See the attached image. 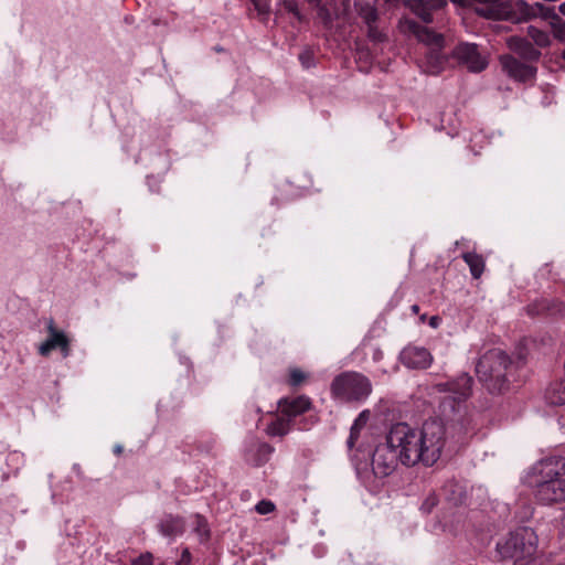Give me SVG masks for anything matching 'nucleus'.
Returning a JSON list of instances; mask_svg holds the SVG:
<instances>
[{"label":"nucleus","instance_id":"nucleus-4","mask_svg":"<svg viewBox=\"0 0 565 565\" xmlns=\"http://www.w3.org/2000/svg\"><path fill=\"white\" fill-rule=\"evenodd\" d=\"M511 364L503 350L495 348L487 351L476 365V373L491 392H500L505 382V372Z\"/></svg>","mask_w":565,"mask_h":565},{"label":"nucleus","instance_id":"nucleus-25","mask_svg":"<svg viewBox=\"0 0 565 565\" xmlns=\"http://www.w3.org/2000/svg\"><path fill=\"white\" fill-rule=\"evenodd\" d=\"M536 312L547 311L551 315L562 313L564 311V306L561 301H550L547 299H543L537 305Z\"/></svg>","mask_w":565,"mask_h":565},{"label":"nucleus","instance_id":"nucleus-22","mask_svg":"<svg viewBox=\"0 0 565 565\" xmlns=\"http://www.w3.org/2000/svg\"><path fill=\"white\" fill-rule=\"evenodd\" d=\"M369 418H370V412L363 411L359 414V416L354 420V423L351 427V430H350V436L347 441L350 450L355 446L358 438L360 436V431L366 425Z\"/></svg>","mask_w":565,"mask_h":565},{"label":"nucleus","instance_id":"nucleus-21","mask_svg":"<svg viewBox=\"0 0 565 565\" xmlns=\"http://www.w3.org/2000/svg\"><path fill=\"white\" fill-rule=\"evenodd\" d=\"M290 423L291 418L280 412V415L267 426L266 431L271 437H282L289 433Z\"/></svg>","mask_w":565,"mask_h":565},{"label":"nucleus","instance_id":"nucleus-28","mask_svg":"<svg viewBox=\"0 0 565 565\" xmlns=\"http://www.w3.org/2000/svg\"><path fill=\"white\" fill-rule=\"evenodd\" d=\"M275 509V504L271 501L263 500L256 504V511L259 514H268L273 512Z\"/></svg>","mask_w":565,"mask_h":565},{"label":"nucleus","instance_id":"nucleus-18","mask_svg":"<svg viewBox=\"0 0 565 565\" xmlns=\"http://www.w3.org/2000/svg\"><path fill=\"white\" fill-rule=\"evenodd\" d=\"M544 397L551 405H565V374L562 380L553 382L546 387Z\"/></svg>","mask_w":565,"mask_h":565},{"label":"nucleus","instance_id":"nucleus-32","mask_svg":"<svg viewBox=\"0 0 565 565\" xmlns=\"http://www.w3.org/2000/svg\"><path fill=\"white\" fill-rule=\"evenodd\" d=\"M310 54L308 52H305L300 54V61L303 66L309 67L310 66Z\"/></svg>","mask_w":565,"mask_h":565},{"label":"nucleus","instance_id":"nucleus-36","mask_svg":"<svg viewBox=\"0 0 565 565\" xmlns=\"http://www.w3.org/2000/svg\"><path fill=\"white\" fill-rule=\"evenodd\" d=\"M121 450H122V447H121V446H116V447H115V451H116L117 454L121 452Z\"/></svg>","mask_w":565,"mask_h":565},{"label":"nucleus","instance_id":"nucleus-24","mask_svg":"<svg viewBox=\"0 0 565 565\" xmlns=\"http://www.w3.org/2000/svg\"><path fill=\"white\" fill-rule=\"evenodd\" d=\"M527 35L535 42L539 46H547L551 43V36L546 30L541 29L537 25L530 24L527 26Z\"/></svg>","mask_w":565,"mask_h":565},{"label":"nucleus","instance_id":"nucleus-19","mask_svg":"<svg viewBox=\"0 0 565 565\" xmlns=\"http://www.w3.org/2000/svg\"><path fill=\"white\" fill-rule=\"evenodd\" d=\"M360 15L363 19V21L367 24L369 38L372 39L373 41H382V33L374 26V23L377 19V12L375 8L369 4L361 7Z\"/></svg>","mask_w":565,"mask_h":565},{"label":"nucleus","instance_id":"nucleus-13","mask_svg":"<svg viewBox=\"0 0 565 565\" xmlns=\"http://www.w3.org/2000/svg\"><path fill=\"white\" fill-rule=\"evenodd\" d=\"M49 332L50 337L39 348L40 354L45 356L52 350L60 348L62 350L63 356H67L70 349L66 335L63 332L55 330L53 321H50L49 323Z\"/></svg>","mask_w":565,"mask_h":565},{"label":"nucleus","instance_id":"nucleus-16","mask_svg":"<svg viewBox=\"0 0 565 565\" xmlns=\"http://www.w3.org/2000/svg\"><path fill=\"white\" fill-rule=\"evenodd\" d=\"M273 450L266 443L253 441L246 450V460L254 466H260L269 460Z\"/></svg>","mask_w":565,"mask_h":565},{"label":"nucleus","instance_id":"nucleus-31","mask_svg":"<svg viewBox=\"0 0 565 565\" xmlns=\"http://www.w3.org/2000/svg\"><path fill=\"white\" fill-rule=\"evenodd\" d=\"M191 559L190 553L188 550H184L181 555V561L178 565H189Z\"/></svg>","mask_w":565,"mask_h":565},{"label":"nucleus","instance_id":"nucleus-7","mask_svg":"<svg viewBox=\"0 0 565 565\" xmlns=\"http://www.w3.org/2000/svg\"><path fill=\"white\" fill-rule=\"evenodd\" d=\"M435 387L438 392L446 394L440 404L443 414H456L471 395L472 377L462 373L456 380L438 383Z\"/></svg>","mask_w":565,"mask_h":565},{"label":"nucleus","instance_id":"nucleus-10","mask_svg":"<svg viewBox=\"0 0 565 565\" xmlns=\"http://www.w3.org/2000/svg\"><path fill=\"white\" fill-rule=\"evenodd\" d=\"M452 56L459 64L473 73L483 71L488 65L486 55L479 51L478 45L475 43L458 44L452 51Z\"/></svg>","mask_w":565,"mask_h":565},{"label":"nucleus","instance_id":"nucleus-23","mask_svg":"<svg viewBox=\"0 0 565 565\" xmlns=\"http://www.w3.org/2000/svg\"><path fill=\"white\" fill-rule=\"evenodd\" d=\"M462 258L469 266L472 277L476 279L480 278L484 270V259L482 256L467 252L462 254Z\"/></svg>","mask_w":565,"mask_h":565},{"label":"nucleus","instance_id":"nucleus-33","mask_svg":"<svg viewBox=\"0 0 565 565\" xmlns=\"http://www.w3.org/2000/svg\"><path fill=\"white\" fill-rule=\"evenodd\" d=\"M430 326L435 327V328L438 326V318L437 317H433L430 319Z\"/></svg>","mask_w":565,"mask_h":565},{"label":"nucleus","instance_id":"nucleus-26","mask_svg":"<svg viewBox=\"0 0 565 565\" xmlns=\"http://www.w3.org/2000/svg\"><path fill=\"white\" fill-rule=\"evenodd\" d=\"M308 375L298 367H292L289 371V384L298 386L307 380Z\"/></svg>","mask_w":565,"mask_h":565},{"label":"nucleus","instance_id":"nucleus-6","mask_svg":"<svg viewBox=\"0 0 565 565\" xmlns=\"http://www.w3.org/2000/svg\"><path fill=\"white\" fill-rule=\"evenodd\" d=\"M399 29L404 33L414 34L420 42L430 46L426 53L425 72L438 74L445 64V58L439 52L444 43L443 36L411 19L401 20Z\"/></svg>","mask_w":565,"mask_h":565},{"label":"nucleus","instance_id":"nucleus-12","mask_svg":"<svg viewBox=\"0 0 565 565\" xmlns=\"http://www.w3.org/2000/svg\"><path fill=\"white\" fill-rule=\"evenodd\" d=\"M401 362L408 369H426L431 364L429 351L423 347L408 345L399 354Z\"/></svg>","mask_w":565,"mask_h":565},{"label":"nucleus","instance_id":"nucleus-30","mask_svg":"<svg viewBox=\"0 0 565 565\" xmlns=\"http://www.w3.org/2000/svg\"><path fill=\"white\" fill-rule=\"evenodd\" d=\"M372 359L374 362H379L383 359V352L379 348L372 349Z\"/></svg>","mask_w":565,"mask_h":565},{"label":"nucleus","instance_id":"nucleus-34","mask_svg":"<svg viewBox=\"0 0 565 565\" xmlns=\"http://www.w3.org/2000/svg\"><path fill=\"white\" fill-rule=\"evenodd\" d=\"M559 12L565 17V2L559 6Z\"/></svg>","mask_w":565,"mask_h":565},{"label":"nucleus","instance_id":"nucleus-17","mask_svg":"<svg viewBox=\"0 0 565 565\" xmlns=\"http://www.w3.org/2000/svg\"><path fill=\"white\" fill-rule=\"evenodd\" d=\"M507 44L511 51L518 53L526 61H536L540 57V52L522 38L511 36L508 39Z\"/></svg>","mask_w":565,"mask_h":565},{"label":"nucleus","instance_id":"nucleus-9","mask_svg":"<svg viewBox=\"0 0 565 565\" xmlns=\"http://www.w3.org/2000/svg\"><path fill=\"white\" fill-rule=\"evenodd\" d=\"M399 461V455L386 440V444L379 445L373 451L371 466L376 477L384 478L390 476Z\"/></svg>","mask_w":565,"mask_h":565},{"label":"nucleus","instance_id":"nucleus-35","mask_svg":"<svg viewBox=\"0 0 565 565\" xmlns=\"http://www.w3.org/2000/svg\"><path fill=\"white\" fill-rule=\"evenodd\" d=\"M418 310H419V307H418L417 305H413V306H412V311H413L414 313H417V312H418Z\"/></svg>","mask_w":565,"mask_h":565},{"label":"nucleus","instance_id":"nucleus-5","mask_svg":"<svg viewBox=\"0 0 565 565\" xmlns=\"http://www.w3.org/2000/svg\"><path fill=\"white\" fill-rule=\"evenodd\" d=\"M372 392L370 380L358 372H343L331 383L332 397L341 403H362Z\"/></svg>","mask_w":565,"mask_h":565},{"label":"nucleus","instance_id":"nucleus-1","mask_svg":"<svg viewBox=\"0 0 565 565\" xmlns=\"http://www.w3.org/2000/svg\"><path fill=\"white\" fill-rule=\"evenodd\" d=\"M387 441L399 455L403 466L431 467L441 457L446 445V429L437 419L426 420L420 428L397 423L391 427Z\"/></svg>","mask_w":565,"mask_h":565},{"label":"nucleus","instance_id":"nucleus-29","mask_svg":"<svg viewBox=\"0 0 565 565\" xmlns=\"http://www.w3.org/2000/svg\"><path fill=\"white\" fill-rule=\"evenodd\" d=\"M130 565H152V556L149 553L140 555Z\"/></svg>","mask_w":565,"mask_h":565},{"label":"nucleus","instance_id":"nucleus-3","mask_svg":"<svg viewBox=\"0 0 565 565\" xmlns=\"http://www.w3.org/2000/svg\"><path fill=\"white\" fill-rule=\"evenodd\" d=\"M495 551L502 559L513 561V565H540L539 537L527 526L518 527L500 537Z\"/></svg>","mask_w":565,"mask_h":565},{"label":"nucleus","instance_id":"nucleus-11","mask_svg":"<svg viewBox=\"0 0 565 565\" xmlns=\"http://www.w3.org/2000/svg\"><path fill=\"white\" fill-rule=\"evenodd\" d=\"M503 71L518 82H527L534 78L536 68L526 62H522L512 55L500 57Z\"/></svg>","mask_w":565,"mask_h":565},{"label":"nucleus","instance_id":"nucleus-15","mask_svg":"<svg viewBox=\"0 0 565 565\" xmlns=\"http://www.w3.org/2000/svg\"><path fill=\"white\" fill-rule=\"evenodd\" d=\"M280 412L291 419L311 407V401L307 396H298L296 398H284L279 401Z\"/></svg>","mask_w":565,"mask_h":565},{"label":"nucleus","instance_id":"nucleus-20","mask_svg":"<svg viewBox=\"0 0 565 565\" xmlns=\"http://www.w3.org/2000/svg\"><path fill=\"white\" fill-rule=\"evenodd\" d=\"M159 529L162 535L174 537L183 532L184 523L180 518L168 515L161 520Z\"/></svg>","mask_w":565,"mask_h":565},{"label":"nucleus","instance_id":"nucleus-37","mask_svg":"<svg viewBox=\"0 0 565 565\" xmlns=\"http://www.w3.org/2000/svg\"><path fill=\"white\" fill-rule=\"evenodd\" d=\"M422 7H423V9H426V7H427L426 1H424V2L422 3Z\"/></svg>","mask_w":565,"mask_h":565},{"label":"nucleus","instance_id":"nucleus-27","mask_svg":"<svg viewBox=\"0 0 565 565\" xmlns=\"http://www.w3.org/2000/svg\"><path fill=\"white\" fill-rule=\"evenodd\" d=\"M436 504H437V497L435 494H430L422 503L420 510L424 513H430Z\"/></svg>","mask_w":565,"mask_h":565},{"label":"nucleus","instance_id":"nucleus-2","mask_svg":"<svg viewBox=\"0 0 565 565\" xmlns=\"http://www.w3.org/2000/svg\"><path fill=\"white\" fill-rule=\"evenodd\" d=\"M565 457L550 456L536 461L526 472L525 482L541 504L565 501Z\"/></svg>","mask_w":565,"mask_h":565},{"label":"nucleus","instance_id":"nucleus-14","mask_svg":"<svg viewBox=\"0 0 565 565\" xmlns=\"http://www.w3.org/2000/svg\"><path fill=\"white\" fill-rule=\"evenodd\" d=\"M447 3L446 0H406L405 6L409 8L424 22H431V13L443 8Z\"/></svg>","mask_w":565,"mask_h":565},{"label":"nucleus","instance_id":"nucleus-8","mask_svg":"<svg viewBox=\"0 0 565 565\" xmlns=\"http://www.w3.org/2000/svg\"><path fill=\"white\" fill-rule=\"evenodd\" d=\"M525 6L522 0H484L477 12L487 19L513 20L514 10H523Z\"/></svg>","mask_w":565,"mask_h":565}]
</instances>
